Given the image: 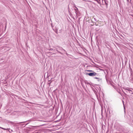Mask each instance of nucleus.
Instances as JSON below:
<instances>
[{
    "instance_id": "1",
    "label": "nucleus",
    "mask_w": 133,
    "mask_h": 133,
    "mask_svg": "<svg viewBox=\"0 0 133 133\" xmlns=\"http://www.w3.org/2000/svg\"><path fill=\"white\" fill-rule=\"evenodd\" d=\"M86 75H88L91 76H96L97 74L95 72L93 71L92 72L90 73H86Z\"/></svg>"
},
{
    "instance_id": "2",
    "label": "nucleus",
    "mask_w": 133,
    "mask_h": 133,
    "mask_svg": "<svg viewBox=\"0 0 133 133\" xmlns=\"http://www.w3.org/2000/svg\"><path fill=\"white\" fill-rule=\"evenodd\" d=\"M75 8H74V10L75 11V12L76 14V16H79L80 14V13L78 11V10L76 6H75Z\"/></svg>"
},
{
    "instance_id": "3",
    "label": "nucleus",
    "mask_w": 133,
    "mask_h": 133,
    "mask_svg": "<svg viewBox=\"0 0 133 133\" xmlns=\"http://www.w3.org/2000/svg\"><path fill=\"white\" fill-rule=\"evenodd\" d=\"M26 122H27V121H24V122H19V123H16L17 124H20V123H25ZM15 122H11V121H9V122H8L9 123L11 124L12 125H15V124L16 123H15Z\"/></svg>"
},
{
    "instance_id": "4",
    "label": "nucleus",
    "mask_w": 133,
    "mask_h": 133,
    "mask_svg": "<svg viewBox=\"0 0 133 133\" xmlns=\"http://www.w3.org/2000/svg\"><path fill=\"white\" fill-rule=\"evenodd\" d=\"M58 26H59L58 25H56V26H55V30H54V29H53L54 31L55 32H56V33L57 34L58 30L59 29V28H58Z\"/></svg>"
},
{
    "instance_id": "5",
    "label": "nucleus",
    "mask_w": 133,
    "mask_h": 133,
    "mask_svg": "<svg viewBox=\"0 0 133 133\" xmlns=\"http://www.w3.org/2000/svg\"><path fill=\"white\" fill-rule=\"evenodd\" d=\"M124 90H125L126 92L127 93H128V91H129V93H131V92H132V91L130 90H129V88H123Z\"/></svg>"
},
{
    "instance_id": "6",
    "label": "nucleus",
    "mask_w": 133,
    "mask_h": 133,
    "mask_svg": "<svg viewBox=\"0 0 133 133\" xmlns=\"http://www.w3.org/2000/svg\"><path fill=\"white\" fill-rule=\"evenodd\" d=\"M59 47V46H57V47H55V48H56V51L58 53H60V54H62V53L60 52V51H59L58 50H59V48H58V47Z\"/></svg>"
},
{
    "instance_id": "7",
    "label": "nucleus",
    "mask_w": 133,
    "mask_h": 133,
    "mask_svg": "<svg viewBox=\"0 0 133 133\" xmlns=\"http://www.w3.org/2000/svg\"><path fill=\"white\" fill-rule=\"evenodd\" d=\"M58 48H59V50H63V51L64 52H66L65 50L63 49L62 47H58Z\"/></svg>"
},
{
    "instance_id": "8",
    "label": "nucleus",
    "mask_w": 133,
    "mask_h": 133,
    "mask_svg": "<svg viewBox=\"0 0 133 133\" xmlns=\"http://www.w3.org/2000/svg\"><path fill=\"white\" fill-rule=\"evenodd\" d=\"M94 79H97V81H99L100 80H101L102 79H100V78H98L97 77H94Z\"/></svg>"
},
{
    "instance_id": "9",
    "label": "nucleus",
    "mask_w": 133,
    "mask_h": 133,
    "mask_svg": "<svg viewBox=\"0 0 133 133\" xmlns=\"http://www.w3.org/2000/svg\"><path fill=\"white\" fill-rule=\"evenodd\" d=\"M0 128L3 129V130H8V129H10L8 128V129H6L4 128H2V127H0Z\"/></svg>"
},
{
    "instance_id": "10",
    "label": "nucleus",
    "mask_w": 133,
    "mask_h": 133,
    "mask_svg": "<svg viewBox=\"0 0 133 133\" xmlns=\"http://www.w3.org/2000/svg\"><path fill=\"white\" fill-rule=\"evenodd\" d=\"M117 92L119 94H120V95H121L122 96H123L122 95V94H121V92H120V91H118V90H117Z\"/></svg>"
},
{
    "instance_id": "11",
    "label": "nucleus",
    "mask_w": 133,
    "mask_h": 133,
    "mask_svg": "<svg viewBox=\"0 0 133 133\" xmlns=\"http://www.w3.org/2000/svg\"><path fill=\"white\" fill-rule=\"evenodd\" d=\"M18 111H15L14 112V114L15 115H17L18 113Z\"/></svg>"
},
{
    "instance_id": "12",
    "label": "nucleus",
    "mask_w": 133,
    "mask_h": 133,
    "mask_svg": "<svg viewBox=\"0 0 133 133\" xmlns=\"http://www.w3.org/2000/svg\"><path fill=\"white\" fill-rule=\"evenodd\" d=\"M86 71H88V72H92L93 71L92 70H86Z\"/></svg>"
},
{
    "instance_id": "13",
    "label": "nucleus",
    "mask_w": 133,
    "mask_h": 133,
    "mask_svg": "<svg viewBox=\"0 0 133 133\" xmlns=\"http://www.w3.org/2000/svg\"><path fill=\"white\" fill-rule=\"evenodd\" d=\"M85 84H90V83L89 82H85Z\"/></svg>"
},
{
    "instance_id": "14",
    "label": "nucleus",
    "mask_w": 133,
    "mask_h": 133,
    "mask_svg": "<svg viewBox=\"0 0 133 133\" xmlns=\"http://www.w3.org/2000/svg\"><path fill=\"white\" fill-rule=\"evenodd\" d=\"M95 1L97 2L98 3H99V2L97 0H95Z\"/></svg>"
},
{
    "instance_id": "15",
    "label": "nucleus",
    "mask_w": 133,
    "mask_h": 133,
    "mask_svg": "<svg viewBox=\"0 0 133 133\" xmlns=\"http://www.w3.org/2000/svg\"><path fill=\"white\" fill-rule=\"evenodd\" d=\"M48 82H50L49 83H48L49 84H51V80L48 81Z\"/></svg>"
},
{
    "instance_id": "16",
    "label": "nucleus",
    "mask_w": 133,
    "mask_h": 133,
    "mask_svg": "<svg viewBox=\"0 0 133 133\" xmlns=\"http://www.w3.org/2000/svg\"><path fill=\"white\" fill-rule=\"evenodd\" d=\"M53 49H52V48H51L50 49V50H51V51H52L53 50Z\"/></svg>"
},
{
    "instance_id": "17",
    "label": "nucleus",
    "mask_w": 133,
    "mask_h": 133,
    "mask_svg": "<svg viewBox=\"0 0 133 133\" xmlns=\"http://www.w3.org/2000/svg\"><path fill=\"white\" fill-rule=\"evenodd\" d=\"M94 20H95V21H97V20L95 18H94Z\"/></svg>"
},
{
    "instance_id": "18",
    "label": "nucleus",
    "mask_w": 133,
    "mask_h": 133,
    "mask_svg": "<svg viewBox=\"0 0 133 133\" xmlns=\"http://www.w3.org/2000/svg\"><path fill=\"white\" fill-rule=\"evenodd\" d=\"M123 91V92H124V94L125 95H126V94L123 91V90H122Z\"/></svg>"
},
{
    "instance_id": "19",
    "label": "nucleus",
    "mask_w": 133,
    "mask_h": 133,
    "mask_svg": "<svg viewBox=\"0 0 133 133\" xmlns=\"http://www.w3.org/2000/svg\"><path fill=\"white\" fill-rule=\"evenodd\" d=\"M122 102H123V104L124 106V101H122Z\"/></svg>"
},
{
    "instance_id": "20",
    "label": "nucleus",
    "mask_w": 133,
    "mask_h": 133,
    "mask_svg": "<svg viewBox=\"0 0 133 133\" xmlns=\"http://www.w3.org/2000/svg\"><path fill=\"white\" fill-rule=\"evenodd\" d=\"M131 94H133V92H131L130 93Z\"/></svg>"
},
{
    "instance_id": "21",
    "label": "nucleus",
    "mask_w": 133,
    "mask_h": 133,
    "mask_svg": "<svg viewBox=\"0 0 133 133\" xmlns=\"http://www.w3.org/2000/svg\"><path fill=\"white\" fill-rule=\"evenodd\" d=\"M105 3L107 5V3L105 2Z\"/></svg>"
},
{
    "instance_id": "22",
    "label": "nucleus",
    "mask_w": 133,
    "mask_h": 133,
    "mask_svg": "<svg viewBox=\"0 0 133 133\" xmlns=\"http://www.w3.org/2000/svg\"><path fill=\"white\" fill-rule=\"evenodd\" d=\"M11 131H12L13 130H11Z\"/></svg>"
},
{
    "instance_id": "23",
    "label": "nucleus",
    "mask_w": 133,
    "mask_h": 133,
    "mask_svg": "<svg viewBox=\"0 0 133 133\" xmlns=\"http://www.w3.org/2000/svg\"><path fill=\"white\" fill-rule=\"evenodd\" d=\"M127 2H128L129 1V0H127Z\"/></svg>"
},
{
    "instance_id": "24",
    "label": "nucleus",
    "mask_w": 133,
    "mask_h": 133,
    "mask_svg": "<svg viewBox=\"0 0 133 133\" xmlns=\"http://www.w3.org/2000/svg\"><path fill=\"white\" fill-rule=\"evenodd\" d=\"M24 125V124H22V125Z\"/></svg>"
},
{
    "instance_id": "25",
    "label": "nucleus",
    "mask_w": 133,
    "mask_h": 133,
    "mask_svg": "<svg viewBox=\"0 0 133 133\" xmlns=\"http://www.w3.org/2000/svg\"><path fill=\"white\" fill-rule=\"evenodd\" d=\"M128 92H129V91H128Z\"/></svg>"
}]
</instances>
